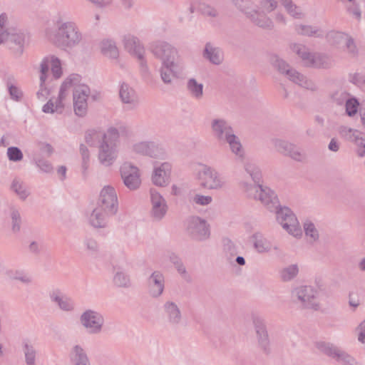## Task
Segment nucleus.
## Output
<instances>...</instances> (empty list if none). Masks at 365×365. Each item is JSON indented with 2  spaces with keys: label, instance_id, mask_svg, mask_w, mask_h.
<instances>
[{
  "label": "nucleus",
  "instance_id": "e433bc0d",
  "mask_svg": "<svg viewBox=\"0 0 365 365\" xmlns=\"http://www.w3.org/2000/svg\"><path fill=\"white\" fill-rule=\"evenodd\" d=\"M303 229L306 240L310 243L314 244L319 239V233L315 225L310 220H306L303 223Z\"/></svg>",
  "mask_w": 365,
  "mask_h": 365
},
{
  "label": "nucleus",
  "instance_id": "5fc2aeb1",
  "mask_svg": "<svg viewBox=\"0 0 365 365\" xmlns=\"http://www.w3.org/2000/svg\"><path fill=\"white\" fill-rule=\"evenodd\" d=\"M223 252L229 261H232L233 257L237 254V249L234 242L230 240L225 239L223 242Z\"/></svg>",
  "mask_w": 365,
  "mask_h": 365
},
{
  "label": "nucleus",
  "instance_id": "a18cd8bd",
  "mask_svg": "<svg viewBox=\"0 0 365 365\" xmlns=\"http://www.w3.org/2000/svg\"><path fill=\"white\" fill-rule=\"evenodd\" d=\"M338 133L341 138L346 140L354 142V140H357V136L361 132L356 129L351 128L346 125H341L338 128Z\"/></svg>",
  "mask_w": 365,
  "mask_h": 365
},
{
  "label": "nucleus",
  "instance_id": "cd10ccee",
  "mask_svg": "<svg viewBox=\"0 0 365 365\" xmlns=\"http://www.w3.org/2000/svg\"><path fill=\"white\" fill-rule=\"evenodd\" d=\"M202 57L214 65H220L224 60L222 50L210 42L205 44L202 51Z\"/></svg>",
  "mask_w": 365,
  "mask_h": 365
},
{
  "label": "nucleus",
  "instance_id": "de8ad7c7",
  "mask_svg": "<svg viewBox=\"0 0 365 365\" xmlns=\"http://www.w3.org/2000/svg\"><path fill=\"white\" fill-rule=\"evenodd\" d=\"M298 272V266L297 264H291L282 269L280 277L283 282H289L297 277Z\"/></svg>",
  "mask_w": 365,
  "mask_h": 365
},
{
  "label": "nucleus",
  "instance_id": "c756f323",
  "mask_svg": "<svg viewBox=\"0 0 365 365\" xmlns=\"http://www.w3.org/2000/svg\"><path fill=\"white\" fill-rule=\"evenodd\" d=\"M101 53L110 59L116 60L119 57V50L116 42L111 38H103L99 42Z\"/></svg>",
  "mask_w": 365,
  "mask_h": 365
},
{
  "label": "nucleus",
  "instance_id": "6e6552de",
  "mask_svg": "<svg viewBox=\"0 0 365 365\" xmlns=\"http://www.w3.org/2000/svg\"><path fill=\"white\" fill-rule=\"evenodd\" d=\"M273 212L276 214L277 222L290 235L297 239L302 237V230L299 222L296 215L289 208L279 206Z\"/></svg>",
  "mask_w": 365,
  "mask_h": 365
},
{
  "label": "nucleus",
  "instance_id": "bf43d9fd",
  "mask_svg": "<svg viewBox=\"0 0 365 365\" xmlns=\"http://www.w3.org/2000/svg\"><path fill=\"white\" fill-rule=\"evenodd\" d=\"M212 202V197L210 195H204L201 194H195L192 198V202L193 204L207 206L211 204Z\"/></svg>",
  "mask_w": 365,
  "mask_h": 365
},
{
  "label": "nucleus",
  "instance_id": "680f3d73",
  "mask_svg": "<svg viewBox=\"0 0 365 365\" xmlns=\"http://www.w3.org/2000/svg\"><path fill=\"white\" fill-rule=\"evenodd\" d=\"M278 3L275 0H262L259 6L263 11L270 13L277 8Z\"/></svg>",
  "mask_w": 365,
  "mask_h": 365
},
{
  "label": "nucleus",
  "instance_id": "ddd939ff",
  "mask_svg": "<svg viewBox=\"0 0 365 365\" xmlns=\"http://www.w3.org/2000/svg\"><path fill=\"white\" fill-rule=\"evenodd\" d=\"M251 321L255 329L258 346L263 353L270 354L271 343L264 319L258 314H252Z\"/></svg>",
  "mask_w": 365,
  "mask_h": 365
},
{
  "label": "nucleus",
  "instance_id": "aec40b11",
  "mask_svg": "<svg viewBox=\"0 0 365 365\" xmlns=\"http://www.w3.org/2000/svg\"><path fill=\"white\" fill-rule=\"evenodd\" d=\"M172 165L168 162L154 165L151 175L152 182L158 187H166L170 180Z\"/></svg>",
  "mask_w": 365,
  "mask_h": 365
},
{
  "label": "nucleus",
  "instance_id": "4d7b16f0",
  "mask_svg": "<svg viewBox=\"0 0 365 365\" xmlns=\"http://www.w3.org/2000/svg\"><path fill=\"white\" fill-rule=\"evenodd\" d=\"M344 50L351 56H356L358 54V48L354 40L349 35L345 40Z\"/></svg>",
  "mask_w": 365,
  "mask_h": 365
},
{
  "label": "nucleus",
  "instance_id": "bb28decb",
  "mask_svg": "<svg viewBox=\"0 0 365 365\" xmlns=\"http://www.w3.org/2000/svg\"><path fill=\"white\" fill-rule=\"evenodd\" d=\"M251 241L255 250L259 254H267L272 250H278L277 246H273L271 241L259 232L253 234L251 237Z\"/></svg>",
  "mask_w": 365,
  "mask_h": 365
},
{
  "label": "nucleus",
  "instance_id": "0eeeda50",
  "mask_svg": "<svg viewBox=\"0 0 365 365\" xmlns=\"http://www.w3.org/2000/svg\"><path fill=\"white\" fill-rule=\"evenodd\" d=\"M293 300L299 303L303 308L312 310H319L320 302L319 291L317 288L309 285H300L292 291Z\"/></svg>",
  "mask_w": 365,
  "mask_h": 365
},
{
  "label": "nucleus",
  "instance_id": "2eb2a0df",
  "mask_svg": "<svg viewBox=\"0 0 365 365\" xmlns=\"http://www.w3.org/2000/svg\"><path fill=\"white\" fill-rule=\"evenodd\" d=\"M186 230L190 237L197 241L205 240L210 237L207 222L197 216H192L187 220Z\"/></svg>",
  "mask_w": 365,
  "mask_h": 365
},
{
  "label": "nucleus",
  "instance_id": "c9c22d12",
  "mask_svg": "<svg viewBox=\"0 0 365 365\" xmlns=\"http://www.w3.org/2000/svg\"><path fill=\"white\" fill-rule=\"evenodd\" d=\"M256 26L267 30L274 29L273 21L265 14L257 11V14L253 15L250 19Z\"/></svg>",
  "mask_w": 365,
  "mask_h": 365
},
{
  "label": "nucleus",
  "instance_id": "473e14b6",
  "mask_svg": "<svg viewBox=\"0 0 365 365\" xmlns=\"http://www.w3.org/2000/svg\"><path fill=\"white\" fill-rule=\"evenodd\" d=\"M181 63L162 64L160 68V78L165 84H171L176 77L177 70Z\"/></svg>",
  "mask_w": 365,
  "mask_h": 365
},
{
  "label": "nucleus",
  "instance_id": "4468645a",
  "mask_svg": "<svg viewBox=\"0 0 365 365\" xmlns=\"http://www.w3.org/2000/svg\"><path fill=\"white\" fill-rule=\"evenodd\" d=\"M132 150L137 154L155 159L164 160L167 157L163 146L154 141L137 142L133 145Z\"/></svg>",
  "mask_w": 365,
  "mask_h": 365
},
{
  "label": "nucleus",
  "instance_id": "c03bdc74",
  "mask_svg": "<svg viewBox=\"0 0 365 365\" xmlns=\"http://www.w3.org/2000/svg\"><path fill=\"white\" fill-rule=\"evenodd\" d=\"M50 66L52 76L54 79L58 80L63 76L62 62L59 58L54 55H50Z\"/></svg>",
  "mask_w": 365,
  "mask_h": 365
},
{
  "label": "nucleus",
  "instance_id": "3c124183",
  "mask_svg": "<svg viewBox=\"0 0 365 365\" xmlns=\"http://www.w3.org/2000/svg\"><path fill=\"white\" fill-rule=\"evenodd\" d=\"M37 351L31 344L24 345V358L26 365H36Z\"/></svg>",
  "mask_w": 365,
  "mask_h": 365
},
{
  "label": "nucleus",
  "instance_id": "69168bd1",
  "mask_svg": "<svg viewBox=\"0 0 365 365\" xmlns=\"http://www.w3.org/2000/svg\"><path fill=\"white\" fill-rule=\"evenodd\" d=\"M36 163L39 169L43 172L47 173L53 172V165L48 160L44 159H36Z\"/></svg>",
  "mask_w": 365,
  "mask_h": 365
},
{
  "label": "nucleus",
  "instance_id": "f3484780",
  "mask_svg": "<svg viewBox=\"0 0 365 365\" xmlns=\"http://www.w3.org/2000/svg\"><path fill=\"white\" fill-rule=\"evenodd\" d=\"M98 206L103 209L106 213H111L114 215L117 212L118 197L113 187L106 185L103 187L100 192Z\"/></svg>",
  "mask_w": 365,
  "mask_h": 365
},
{
  "label": "nucleus",
  "instance_id": "6ab92c4d",
  "mask_svg": "<svg viewBox=\"0 0 365 365\" xmlns=\"http://www.w3.org/2000/svg\"><path fill=\"white\" fill-rule=\"evenodd\" d=\"M68 99L66 84H64V81H63L59 88L58 96L56 98H50L43 106L42 110L45 113L61 114L66 108Z\"/></svg>",
  "mask_w": 365,
  "mask_h": 365
},
{
  "label": "nucleus",
  "instance_id": "c85d7f7f",
  "mask_svg": "<svg viewBox=\"0 0 365 365\" xmlns=\"http://www.w3.org/2000/svg\"><path fill=\"white\" fill-rule=\"evenodd\" d=\"M72 365H91L86 349L81 344H75L70 352Z\"/></svg>",
  "mask_w": 365,
  "mask_h": 365
},
{
  "label": "nucleus",
  "instance_id": "f03ea898",
  "mask_svg": "<svg viewBox=\"0 0 365 365\" xmlns=\"http://www.w3.org/2000/svg\"><path fill=\"white\" fill-rule=\"evenodd\" d=\"M67 95L72 89V99L74 113L78 117H85L88 110V98L91 91L82 77L77 73L68 75L64 80Z\"/></svg>",
  "mask_w": 365,
  "mask_h": 365
},
{
  "label": "nucleus",
  "instance_id": "a211bd4d",
  "mask_svg": "<svg viewBox=\"0 0 365 365\" xmlns=\"http://www.w3.org/2000/svg\"><path fill=\"white\" fill-rule=\"evenodd\" d=\"M124 185L130 190L138 189L141 184L139 169L130 163H124L120 168Z\"/></svg>",
  "mask_w": 365,
  "mask_h": 365
},
{
  "label": "nucleus",
  "instance_id": "39448f33",
  "mask_svg": "<svg viewBox=\"0 0 365 365\" xmlns=\"http://www.w3.org/2000/svg\"><path fill=\"white\" fill-rule=\"evenodd\" d=\"M270 62L281 74L284 75L290 81L297 86L310 91H316L317 89V85L314 81L292 68L279 56H271Z\"/></svg>",
  "mask_w": 365,
  "mask_h": 365
},
{
  "label": "nucleus",
  "instance_id": "9d476101",
  "mask_svg": "<svg viewBox=\"0 0 365 365\" xmlns=\"http://www.w3.org/2000/svg\"><path fill=\"white\" fill-rule=\"evenodd\" d=\"M8 15L3 12L0 14V45L9 41L19 46L21 53L23 52V33L20 28L13 26L6 27Z\"/></svg>",
  "mask_w": 365,
  "mask_h": 365
},
{
  "label": "nucleus",
  "instance_id": "79ce46f5",
  "mask_svg": "<svg viewBox=\"0 0 365 365\" xmlns=\"http://www.w3.org/2000/svg\"><path fill=\"white\" fill-rule=\"evenodd\" d=\"M9 217L12 232L14 234L19 232L21 227V217L19 211L13 205L9 207Z\"/></svg>",
  "mask_w": 365,
  "mask_h": 365
},
{
  "label": "nucleus",
  "instance_id": "412c9836",
  "mask_svg": "<svg viewBox=\"0 0 365 365\" xmlns=\"http://www.w3.org/2000/svg\"><path fill=\"white\" fill-rule=\"evenodd\" d=\"M150 215L153 219L159 221L166 215L168 206L165 198L155 189L150 190Z\"/></svg>",
  "mask_w": 365,
  "mask_h": 365
},
{
  "label": "nucleus",
  "instance_id": "0e129e2a",
  "mask_svg": "<svg viewBox=\"0 0 365 365\" xmlns=\"http://www.w3.org/2000/svg\"><path fill=\"white\" fill-rule=\"evenodd\" d=\"M51 94V90L47 87L46 82H40V88L36 93L39 101H43L48 98Z\"/></svg>",
  "mask_w": 365,
  "mask_h": 365
},
{
  "label": "nucleus",
  "instance_id": "1a4fd4ad",
  "mask_svg": "<svg viewBox=\"0 0 365 365\" xmlns=\"http://www.w3.org/2000/svg\"><path fill=\"white\" fill-rule=\"evenodd\" d=\"M151 51L162 64L181 63L178 49L165 41L155 42L152 45Z\"/></svg>",
  "mask_w": 365,
  "mask_h": 365
},
{
  "label": "nucleus",
  "instance_id": "338daca9",
  "mask_svg": "<svg viewBox=\"0 0 365 365\" xmlns=\"http://www.w3.org/2000/svg\"><path fill=\"white\" fill-rule=\"evenodd\" d=\"M84 245L86 250L91 254H96L99 251V247L96 240L92 238L86 239L84 241Z\"/></svg>",
  "mask_w": 365,
  "mask_h": 365
},
{
  "label": "nucleus",
  "instance_id": "72a5a7b5",
  "mask_svg": "<svg viewBox=\"0 0 365 365\" xmlns=\"http://www.w3.org/2000/svg\"><path fill=\"white\" fill-rule=\"evenodd\" d=\"M52 302L57 304L58 308L64 312H73L75 306L72 300L62 294L58 292H53L50 295Z\"/></svg>",
  "mask_w": 365,
  "mask_h": 365
},
{
  "label": "nucleus",
  "instance_id": "49530a36",
  "mask_svg": "<svg viewBox=\"0 0 365 365\" xmlns=\"http://www.w3.org/2000/svg\"><path fill=\"white\" fill-rule=\"evenodd\" d=\"M113 282L115 286L122 288H128L131 284L129 275L123 271H117L113 276Z\"/></svg>",
  "mask_w": 365,
  "mask_h": 365
},
{
  "label": "nucleus",
  "instance_id": "052dcab7",
  "mask_svg": "<svg viewBox=\"0 0 365 365\" xmlns=\"http://www.w3.org/2000/svg\"><path fill=\"white\" fill-rule=\"evenodd\" d=\"M359 103L356 99L347 98L345 102L346 113L349 116H353L357 113Z\"/></svg>",
  "mask_w": 365,
  "mask_h": 365
},
{
  "label": "nucleus",
  "instance_id": "13d9d810",
  "mask_svg": "<svg viewBox=\"0 0 365 365\" xmlns=\"http://www.w3.org/2000/svg\"><path fill=\"white\" fill-rule=\"evenodd\" d=\"M7 156L10 161L18 162L23 158V153L20 148L11 146L7 149Z\"/></svg>",
  "mask_w": 365,
  "mask_h": 365
},
{
  "label": "nucleus",
  "instance_id": "4c0bfd02",
  "mask_svg": "<svg viewBox=\"0 0 365 365\" xmlns=\"http://www.w3.org/2000/svg\"><path fill=\"white\" fill-rule=\"evenodd\" d=\"M6 84L11 99L17 102L21 101L23 93L16 86V79L12 75H9L6 77Z\"/></svg>",
  "mask_w": 365,
  "mask_h": 365
},
{
  "label": "nucleus",
  "instance_id": "8fccbe9b",
  "mask_svg": "<svg viewBox=\"0 0 365 365\" xmlns=\"http://www.w3.org/2000/svg\"><path fill=\"white\" fill-rule=\"evenodd\" d=\"M105 132H101L95 129H91L86 131L85 134V141L90 145H94L98 141L103 140V135Z\"/></svg>",
  "mask_w": 365,
  "mask_h": 365
},
{
  "label": "nucleus",
  "instance_id": "e2e57ef3",
  "mask_svg": "<svg viewBox=\"0 0 365 365\" xmlns=\"http://www.w3.org/2000/svg\"><path fill=\"white\" fill-rule=\"evenodd\" d=\"M357 140H354L353 143L357 146V153L360 157L365 155V135L360 133L357 136Z\"/></svg>",
  "mask_w": 365,
  "mask_h": 365
},
{
  "label": "nucleus",
  "instance_id": "37998d69",
  "mask_svg": "<svg viewBox=\"0 0 365 365\" xmlns=\"http://www.w3.org/2000/svg\"><path fill=\"white\" fill-rule=\"evenodd\" d=\"M187 88L190 95L199 100L203 96V85L198 83L196 79L190 78L187 83Z\"/></svg>",
  "mask_w": 365,
  "mask_h": 365
},
{
  "label": "nucleus",
  "instance_id": "20e7f679",
  "mask_svg": "<svg viewBox=\"0 0 365 365\" xmlns=\"http://www.w3.org/2000/svg\"><path fill=\"white\" fill-rule=\"evenodd\" d=\"M120 143V133L117 128L110 127L105 131L103 140L98 145V160L106 168L112 166L118 157V147Z\"/></svg>",
  "mask_w": 365,
  "mask_h": 365
},
{
  "label": "nucleus",
  "instance_id": "393cba45",
  "mask_svg": "<svg viewBox=\"0 0 365 365\" xmlns=\"http://www.w3.org/2000/svg\"><path fill=\"white\" fill-rule=\"evenodd\" d=\"M269 211L273 212L279 207V202L274 192L269 187H259L257 198Z\"/></svg>",
  "mask_w": 365,
  "mask_h": 365
},
{
  "label": "nucleus",
  "instance_id": "4be33fe9",
  "mask_svg": "<svg viewBox=\"0 0 365 365\" xmlns=\"http://www.w3.org/2000/svg\"><path fill=\"white\" fill-rule=\"evenodd\" d=\"M123 43L125 51L136 57L143 67H146L144 61L145 48L138 38L130 34H127L123 36Z\"/></svg>",
  "mask_w": 365,
  "mask_h": 365
},
{
  "label": "nucleus",
  "instance_id": "9b49d317",
  "mask_svg": "<svg viewBox=\"0 0 365 365\" xmlns=\"http://www.w3.org/2000/svg\"><path fill=\"white\" fill-rule=\"evenodd\" d=\"M272 144L274 150L293 160L298 163H304L307 160L306 153L295 144L283 139L274 138L272 140Z\"/></svg>",
  "mask_w": 365,
  "mask_h": 365
},
{
  "label": "nucleus",
  "instance_id": "a878e982",
  "mask_svg": "<svg viewBox=\"0 0 365 365\" xmlns=\"http://www.w3.org/2000/svg\"><path fill=\"white\" fill-rule=\"evenodd\" d=\"M163 309L164 315L169 324L176 326L180 323L182 313L176 303L171 301L165 302Z\"/></svg>",
  "mask_w": 365,
  "mask_h": 365
},
{
  "label": "nucleus",
  "instance_id": "2f4dec72",
  "mask_svg": "<svg viewBox=\"0 0 365 365\" xmlns=\"http://www.w3.org/2000/svg\"><path fill=\"white\" fill-rule=\"evenodd\" d=\"M113 215L111 213H106L103 209L97 206L92 211L90 217V224L94 227H103L106 225L108 216Z\"/></svg>",
  "mask_w": 365,
  "mask_h": 365
},
{
  "label": "nucleus",
  "instance_id": "f257e3e1",
  "mask_svg": "<svg viewBox=\"0 0 365 365\" xmlns=\"http://www.w3.org/2000/svg\"><path fill=\"white\" fill-rule=\"evenodd\" d=\"M44 37L51 44L63 49H73L81 46L84 41L77 24L61 16H57L52 25L45 28Z\"/></svg>",
  "mask_w": 365,
  "mask_h": 365
},
{
  "label": "nucleus",
  "instance_id": "b1692460",
  "mask_svg": "<svg viewBox=\"0 0 365 365\" xmlns=\"http://www.w3.org/2000/svg\"><path fill=\"white\" fill-rule=\"evenodd\" d=\"M304 66L312 68H329L332 66V60L324 53L310 51Z\"/></svg>",
  "mask_w": 365,
  "mask_h": 365
},
{
  "label": "nucleus",
  "instance_id": "a19ab883",
  "mask_svg": "<svg viewBox=\"0 0 365 365\" xmlns=\"http://www.w3.org/2000/svg\"><path fill=\"white\" fill-rule=\"evenodd\" d=\"M289 48L301 59L304 65L309 55V49L304 44L294 42L289 44Z\"/></svg>",
  "mask_w": 365,
  "mask_h": 365
},
{
  "label": "nucleus",
  "instance_id": "ea45409f",
  "mask_svg": "<svg viewBox=\"0 0 365 365\" xmlns=\"http://www.w3.org/2000/svg\"><path fill=\"white\" fill-rule=\"evenodd\" d=\"M294 31L297 34L304 36L319 37L322 35L321 31L312 25L297 24L294 26Z\"/></svg>",
  "mask_w": 365,
  "mask_h": 365
},
{
  "label": "nucleus",
  "instance_id": "f8f14e48",
  "mask_svg": "<svg viewBox=\"0 0 365 365\" xmlns=\"http://www.w3.org/2000/svg\"><path fill=\"white\" fill-rule=\"evenodd\" d=\"M80 323L90 334L102 332L105 319L103 316L93 309H86L80 316Z\"/></svg>",
  "mask_w": 365,
  "mask_h": 365
},
{
  "label": "nucleus",
  "instance_id": "603ef678",
  "mask_svg": "<svg viewBox=\"0 0 365 365\" xmlns=\"http://www.w3.org/2000/svg\"><path fill=\"white\" fill-rule=\"evenodd\" d=\"M49 56L44 57L39 64V81L45 83L48 77L50 60Z\"/></svg>",
  "mask_w": 365,
  "mask_h": 365
},
{
  "label": "nucleus",
  "instance_id": "09e8293b",
  "mask_svg": "<svg viewBox=\"0 0 365 365\" xmlns=\"http://www.w3.org/2000/svg\"><path fill=\"white\" fill-rule=\"evenodd\" d=\"M348 36L349 34L343 32L331 31L327 34V38L330 43L335 46H339L344 43Z\"/></svg>",
  "mask_w": 365,
  "mask_h": 365
},
{
  "label": "nucleus",
  "instance_id": "dca6fc26",
  "mask_svg": "<svg viewBox=\"0 0 365 365\" xmlns=\"http://www.w3.org/2000/svg\"><path fill=\"white\" fill-rule=\"evenodd\" d=\"M314 344L317 349L321 353L335 359L344 365H354V359L334 344L324 341H316Z\"/></svg>",
  "mask_w": 365,
  "mask_h": 365
},
{
  "label": "nucleus",
  "instance_id": "6e6d98bb",
  "mask_svg": "<svg viewBox=\"0 0 365 365\" xmlns=\"http://www.w3.org/2000/svg\"><path fill=\"white\" fill-rule=\"evenodd\" d=\"M284 6L287 12L292 17L295 19H302L304 17V14L302 9L294 4L292 0H287Z\"/></svg>",
  "mask_w": 365,
  "mask_h": 365
},
{
  "label": "nucleus",
  "instance_id": "423d86ee",
  "mask_svg": "<svg viewBox=\"0 0 365 365\" xmlns=\"http://www.w3.org/2000/svg\"><path fill=\"white\" fill-rule=\"evenodd\" d=\"M195 176L200 187L202 189L220 190L225 187V180L221 174L215 168L208 165H200Z\"/></svg>",
  "mask_w": 365,
  "mask_h": 365
},
{
  "label": "nucleus",
  "instance_id": "5701e85b",
  "mask_svg": "<svg viewBox=\"0 0 365 365\" xmlns=\"http://www.w3.org/2000/svg\"><path fill=\"white\" fill-rule=\"evenodd\" d=\"M148 292L151 297L158 298L162 295L165 288V279L160 271L153 272L148 278Z\"/></svg>",
  "mask_w": 365,
  "mask_h": 365
},
{
  "label": "nucleus",
  "instance_id": "774afa93",
  "mask_svg": "<svg viewBox=\"0 0 365 365\" xmlns=\"http://www.w3.org/2000/svg\"><path fill=\"white\" fill-rule=\"evenodd\" d=\"M200 10L203 15L209 17H216L218 14L217 11L215 8L207 4H202Z\"/></svg>",
  "mask_w": 365,
  "mask_h": 365
},
{
  "label": "nucleus",
  "instance_id": "58836bf2",
  "mask_svg": "<svg viewBox=\"0 0 365 365\" xmlns=\"http://www.w3.org/2000/svg\"><path fill=\"white\" fill-rule=\"evenodd\" d=\"M233 2L235 6L244 13L249 19L257 14V10L255 8L254 3L250 0H233Z\"/></svg>",
  "mask_w": 365,
  "mask_h": 365
},
{
  "label": "nucleus",
  "instance_id": "f704fd0d",
  "mask_svg": "<svg viewBox=\"0 0 365 365\" xmlns=\"http://www.w3.org/2000/svg\"><path fill=\"white\" fill-rule=\"evenodd\" d=\"M259 180H253L252 179H242L240 185L242 191L252 198H257V191L261 185L259 184Z\"/></svg>",
  "mask_w": 365,
  "mask_h": 365
},
{
  "label": "nucleus",
  "instance_id": "864d4df0",
  "mask_svg": "<svg viewBox=\"0 0 365 365\" xmlns=\"http://www.w3.org/2000/svg\"><path fill=\"white\" fill-rule=\"evenodd\" d=\"M244 169L245 173L250 177L253 180H259L261 177V172L259 168L254 163L251 162H247L244 165Z\"/></svg>",
  "mask_w": 365,
  "mask_h": 365
},
{
  "label": "nucleus",
  "instance_id": "7c9ffc66",
  "mask_svg": "<svg viewBox=\"0 0 365 365\" xmlns=\"http://www.w3.org/2000/svg\"><path fill=\"white\" fill-rule=\"evenodd\" d=\"M119 96L123 103L130 105L133 108L138 105V98L135 91L126 83L120 86Z\"/></svg>",
  "mask_w": 365,
  "mask_h": 365
},
{
  "label": "nucleus",
  "instance_id": "7ed1b4c3",
  "mask_svg": "<svg viewBox=\"0 0 365 365\" xmlns=\"http://www.w3.org/2000/svg\"><path fill=\"white\" fill-rule=\"evenodd\" d=\"M213 136L217 140L226 143L230 150L237 160L245 158V149L238 136L235 134L232 126L223 118H214L210 122Z\"/></svg>",
  "mask_w": 365,
  "mask_h": 365
}]
</instances>
